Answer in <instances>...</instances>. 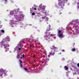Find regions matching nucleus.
<instances>
[{
  "mask_svg": "<svg viewBox=\"0 0 79 79\" xmlns=\"http://www.w3.org/2000/svg\"><path fill=\"white\" fill-rule=\"evenodd\" d=\"M11 13H13L14 16H15V19H16V22L19 21V9H14L13 10H12Z\"/></svg>",
  "mask_w": 79,
  "mask_h": 79,
  "instance_id": "obj_1",
  "label": "nucleus"
},
{
  "mask_svg": "<svg viewBox=\"0 0 79 79\" xmlns=\"http://www.w3.org/2000/svg\"><path fill=\"white\" fill-rule=\"evenodd\" d=\"M76 21L77 22H75V23H76L77 24V25H76L75 26V28H74V30L75 31V34H79V27H78V26H77V25H78V23H79V20H78V19H76Z\"/></svg>",
  "mask_w": 79,
  "mask_h": 79,
  "instance_id": "obj_2",
  "label": "nucleus"
},
{
  "mask_svg": "<svg viewBox=\"0 0 79 79\" xmlns=\"http://www.w3.org/2000/svg\"><path fill=\"white\" fill-rule=\"evenodd\" d=\"M58 2H59L58 3L59 6L61 5V8H63V7H64V4L63 3H66L67 2V0H62V2L63 3V4H62V3H61V2H60V0H58Z\"/></svg>",
  "mask_w": 79,
  "mask_h": 79,
  "instance_id": "obj_3",
  "label": "nucleus"
},
{
  "mask_svg": "<svg viewBox=\"0 0 79 79\" xmlns=\"http://www.w3.org/2000/svg\"><path fill=\"white\" fill-rule=\"evenodd\" d=\"M21 58V59H23V57L22 56L20 57V59ZM20 59V60H19V64H20V67L21 68H23V61L21 60V59Z\"/></svg>",
  "mask_w": 79,
  "mask_h": 79,
  "instance_id": "obj_4",
  "label": "nucleus"
},
{
  "mask_svg": "<svg viewBox=\"0 0 79 79\" xmlns=\"http://www.w3.org/2000/svg\"><path fill=\"white\" fill-rule=\"evenodd\" d=\"M0 73L1 76H2V75L3 74H5V73H6V70H4L3 69H0Z\"/></svg>",
  "mask_w": 79,
  "mask_h": 79,
  "instance_id": "obj_5",
  "label": "nucleus"
},
{
  "mask_svg": "<svg viewBox=\"0 0 79 79\" xmlns=\"http://www.w3.org/2000/svg\"><path fill=\"white\" fill-rule=\"evenodd\" d=\"M46 35L44 36V37H45V39H47V38H48L49 36H50V32H48V33H45Z\"/></svg>",
  "mask_w": 79,
  "mask_h": 79,
  "instance_id": "obj_6",
  "label": "nucleus"
},
{
  "mask_svg": "<svg viewBox=\"0 0 79 79\" xmlns=\"http://www.w3.org/2000/svg\"><path fill=\"white\" fill-rule=\"evenodd\" d=\"M10 38L8 36L5 38V42H6V43H7V42H10Z\"/></svg>",
  "mask_w": 79,
  "mask_h": 79,
  "instance_id": "obj_7",
  "label": "nucleus"
},
{
  "mask_svg": "<svg viewBox=\"0 0 79 79\" xmlns=\"http://www.w3.org/2000/svg\"><path fill=\"white\" fill-rule=\"evenodd\" d=\"M49 27H48L47 29H46V32H45V34L47 33V32H48V31H50V27L51 26L50 25L49 26Z\"/></svg>",
  "mask_w": 79,
  "mask_h": 79,
  "instance_id": "obj_8",
  "label": "nucleus"
},
{
  "mask_svg": "<svg viewBox=\"0 0 79 79\" xmlns=\"http://www.w3.org/2000/svg\"><path fill=\"white\" fill-rule=\"evenodd\" d=\"M59 37L60 39H62L64 37H63V33H62L59 35Z\"/></svg>",
  "mask_w": 79,
  "mask_h": 79,
  "instance_id": "obj_9",
  "label": "nucleus"
},
{
  "mask_svg": "<svg viewBox=\"0 0 79 79\" xmlns=\"http://www.w3.org/2000/svg\"><path fill=\"white\" fill-rule=\"evenodd\" d=\"M20 56H21V54H20V53L18 52L17 58V59H20Z\"/></svg>",
  "mask_w": 79,
  "mask_h": 79,
  "instance_id": "obj_10",
  "label": "nucleus"
},
{
  "mask_svg": "<svg viewBox=\"0 0 79 79\" xmlns=\"http://www.w3.org/2000/svg\"><path fill=\"white\" fill-rule=\"evenodd\" d=\"M55 51H54L53 52H50L49 53V54L50 55H51V56H53L55 54V53L54 52Z\"/></svg>",
  "mask_w": 79,
  "mask_h": 79,
  "instance_id": "obj_11",
  "label": "nucleus"
},
{
  "mask_svg": "<svg viewBox=\"0 0 79 79\" xmlns=\"http://www.w3.org/2000/svg\"><path fill=\"white\" fill-rule=\"evenodd\" d=\"M52 47L54 48V52H58V51H57V50H58V48H57L55 47V46H52Z\"/></svg>",
  "mask_w": 79,
  "mask_h": 79,
  "instance_id": "obj_12",
  "label": "nucleus"
},
{
  "mask_svg": "<svg viewBox=\"0 0 79 79\" xmlns=\"http://www.w3.org/2000/svg\"><path fill=\"white\" fill-rule=\"evenodd\" d=\"M4 46L6 50H8V47H7V46L5 45V44H4Z\"/></svg>",
  "mask_w": 79,
  "mask_h": 79,
  "instance_id": "obj_13",
  "label": "nucleus"
},
{
  "mask_svg": "<svg viewBox=\"0 0 79 79\" xmlns=\"http://www.w3.org/2000/svg\"><path fill=\"white\" fill-rule=\"evenodd\" d=\"M61 32V33H64V31H63V30H61V31L59 30V32H58V34L59 33H60Z\"/></svg>",
  "mask_w": 79,
  "mask_h": 79,
  "instance_id": "obj_14",
  "label": "nucleus"
},
{
  "mask_svg": "<svg viewBox=\"0 0 79 79\" xmlns=\"http://www.w3.org/2000/svg\"><path fill=\"white\" fill-rule=\"evenodd\" d=\"M42 11H44V10H45V6H43L42 7Z\"/></svg>",
  "mask_w": 79,
  "mask_h": 79,
  "instance_id": "obj_15",
  "label": "nucleus"
},
{
  "mask_svg": "<svg viewBox=\"0 0 79 79\" xmlns=\"http://www.w3.org/2000/svg\"><path fill=\"white\" fill-rule=\"evenodd\" d=\"M64 68L65 70H68V67L66 66H64Z\"/></svg>",
  "mask_w": 79,
  "mask_h": 79,
  "instance_id": "obj_16",
  "label": "nucleus"
},
{
  "mask_svg": "<svg viewBox=\"0 0 79 79\" xmlns=\"http://www.w3.org/2000/svg\"><path fill=\"white\" fill-rule=\"evenodd\" d=\"M45 19V21H48V19H49L47 17H46Z\"/></svg>",
  "mask_w": 79,
  "mask_h": 79,
  "instance_id": "obj_17",
  "label": "nucleus"
},
{
  "mask_svg": "<svg viewBox=\"0 0 79 79\" xmlns=\"http://www.w3.org/2000/svg\"><path fill=\"white\" fill-rule=\"evenodd\" d=\"M38 9L39 11H40V10H41L42 11V8L40 7H39Z\"/></svg>",
  "mask_w": 79,
  "mask_h": 79,
  "instance_id": "obj_18",
  "label": "nucleus"
},
{
  "mask_svg": "<svg viewBox=\"0 0 79 79\" xmlns=\"http://www.w3.org/2000/svg\"><path fill=\"white\" fill-rule=\"evenodd\" d=\"M72 52H75V51H76V49L74 48H73L72 49Z\"/></svg>",
  "mask_w": 79,
  "mask_h": 79,
  "instance_id": "obj_19",
  "label": "nucleus"
},
{
  "mask_svg": "<svg viewBox=\"0 0 79 79\" xmlns=\"http://www.w3.org/2000/svg\"><path fill=\"white\" fill-rule=\"evenodd\" d=\"M46 18V17L44 16L42 17V19H45V18Z\"/></svg>",
  "mask_w": 79,
  "mask_h": 79,
  "instance_id": "obj_20",
  "label": "nucleus"
},
{
  "mask_svg": "<svg viewBox=\"0 0 79 79\" xmlns=\"http://www.w3.org/2000/svg\"><path fill=\"white\" fill-rule=\"evenodd\" d=\"M20 48H19V50H21V48H22V47H21V46H20Z\"/></svg>",
  "mask_w": 79,
  "mask_h": 79,
  "instance_id": "obj_21",
  "label": "nucleus"
},
{
  "mask_svg": "<svg viewBox=\"0 0 79 79\" xmlns=\"http://www.w3.org/2000/svg\"><path fill=\"white\" fill-rule=\"evenodd\" d=\"M1 32H2V33H4L5 32V31L3 30H1Z\"/></svg>",
  "mask_w": 79,
  "mask_h": 79,
  "instance_id": "obj_22",
  "label": "nucleus"
},
{
  "mask_svg": "<svg viewBox=\"0 0 79 79\" xmlns=\"http://www.w3.org/2000/svg\"><path fill=\"white\" fill-rule=\"evenodd\" d=\"M77 11H79V5H78L77 6Z\"/></svg>",
  "mask_w": 79,
  "mask_h": 79,
  "instance_id": "obj_23",
  "label": "nucleus"
},
{
  "mask_svg": "<svg viewBox=\"0 0 79 79\" xmlns=\"http://www.w3.org/2000/svg\"><path fill=\"white\" fill-rule=\"evenodd\" d=\"M77 67L79 68V63L77 64Z\"/></svg>",
  "mask_w": 79,
  "mask_h": 79,
  "instance_id": "obj_24",
  "label": "nucleus"
},
{
  "mask_svg": "<svg viewBox=\"0 0 79 79\" xmlns=\"http://www.w3.org/2000/svg\"><path fill=\"white\" fill-rule=\"evenodd\" d=\"M62 52H65V51L64 49H62V50H61Z\"/></svg>",
  "mask_w": 79,
  "mask_h": 79,
  "instance_id": "obj_25",
  "label": "nucleus"
},
{
  "mask_svg": "<svg viewBox=\"0 0 79 79\" xmlns=\"http://www.w3.org/2000/svg\"><path fill=\"white\" fill-rule=\"evenodd\" d=\"M30 37H32V38H34V36H33L32 35H31L30 36Z\"/></svg>",
  "mask_w": 79,
  "mask_h": 79,
  "instance_id": "obj_26",
  "label": "nucleus"
},
{
  "mask_svg": "<svg viewBox=\"0 0 79 79\" xmlns=\"http://www.w3.org/2000/svg\"><path fill=\"white\" fill-rule=\"evenodd\" d=\"M24 69H25V70H26V71H27V68H24Z\"/></svg>",
  "mask_w": 79,
  "mask_h": 79,
  "instance_id": "obj_27",
  "label": "nucleus"
},
{
  "mask_svg": "<svg viewBox=\"0 0 79 79\" xmlns=\"http://www.w3.org/2000/svg\"><path fill=\"white\" fill-rule=\"evenodd\" d=\"M32 15H35V13H32Z\"/></svg>",
  "mask_w": 79,
  "mask_h": 79,
  "instance_id": "obj_28",
  "label": "nucleus"
},
{
  "mask_svg": "<svg viewBox=\"0 0 79 79\" xmlns=\"http://www.w3.org/2000/svg\"><path fill=\"white\" fill-rule=\"evenodd\" d=\"M24 58V54H23V58Z\"/></svg>",
  "mask_w": 79,
  "mask_h": 79,
  "instance_id": "obj_29",
  "label": "nucleus"
},
{
  "mask_svg": "<svg viewBox=\"0 0 79 79\" xmlns=\"http://www.w3.org/2000/svg\"><path fill=\"white\" fill-rule=\"evenodd\" d=\"M15 50H17V48H14Z\"/></svg>",
  "mask_w": 79,
  "mask_h": 79,
  "instance_id": "obj_30",
  "label": "nucleus"
},
{
  "mask_svg": "<svg viewBox=\"0 0 79 79\" xmlns=\"http://www.w3.org/2000/svg\"><path fill=\"white\" fill-rule=\"evenodd\" d=\"M33 10V9L32 8H30V11H31V10Z\"/></svg>",
  "mask_w": 79,
  "mask_h": 79,
  "instance_id": "obj_31",
  "label": "nucleus"
},
{
  "mask_svg": "<svg viewBox=\"0 0 79 79\" xmlns=\"http://www.w3.org/2000/svg\"><path fill=\"white\" fill-rule=\"evenodd\" d=\"M39 15H40V14H37V16H38L39 17Z\"/></svg>",
  "mask_w": 79,
  "mask_h": 79,
  "instance_id": "obj_32",
  "label": "nucleus"
},
{
  "mask_svg": "<svg viewBox=\"0 0 79 79\" xmlns=\"http://www.w3.org/2000/svg\"><path fill=\"white\" fill-rule=\"evenodd\" d=\"M33 58H35V56H34V55L33 56Z\"/></svg>",
  "mask_w": 79,
  "mask_h": 79,
  "instance_id": "obj_33",
  "label": "nucleus"
},
{
  "mask_svg": "<svg viewBox=\"0 0 79 79\" xmlns=\"http://www.w3.org/2000/svg\"><path fill=\"white\" fill-rule=\"evenodd\" d=\"M34 9L35 10H37V9H36V8H34Z\"/></svg>",
  "mask_w": 79,
  "mask_h": 79,
  "instance_id": "obj_34",
  "label": "nucleus"
},
{
  "mask_svg": "<svg viewBox=\"0 0 79 79\" xmlns=\"http://www.w3.org/2000/svg\"><path fill=\"white\" fill-rule=\"evenodd\" d=\"M30 47H32V45H30Z\"/></svg>",
  "mask_w": 79,
  "mask_h": 79,
  "instance_id": "obj_35",
  "label": "nucleus"
},
{
  "mask_svg": "<svg viewBox=\"0 0 79 79\" xmlns=\"http://www.w3.org/2000/svg\"><path fill=\"white\" fill-rule=\"evenodd\" d=\"M62 13H60V14H62Z\"/></svg>",
  "mask_w": 79,
  "mask_h": 79,
  "instance_id": "obj_36",
  "label": "nucleus"
},
{
  "mask_svg": "<svg viewBox=\"0 0 79 79\" xmlns=\"http://www.w3.org/2000/svg\"><path fill=\"white\" fill-rule=\"evenodd\" d=\"M45 54H45V55H47V53H45Z\"/></svg>",
  "mask_w": 79,
  "mask_h": 79,
  "instance_id": "obj_37",
  "label": "nucleus"
},
{
  "mask_svg": "<svg viewBox=\"0 0 79 79\" xmlns=\"http://www.w3.org/2000/svg\"><path fill=\"white\" fill-rule=\"evenodd\" d=\"M37 40H39V39H38V38H37Z\"/></svg>",
  "mask_w": 79,
  "mask_h": 79,
  "instance_id": "obj_38",
  "label": "nucleus"
},
{
  "mask_svg": "<svg viewBox=\"0 0 79 79\" xmlns=\"http://www.w3.org/2000/svg\"><path fill=\"white\" fill-rule=\"evenodd\" d=\"M30 26H31V24H30Z\"/></svg>",
  "mask_w": 79,
  "mask_h": 79,
  "instance_id": "obj_39",
  "label": "nucleus"
},
{
  "mask_svg": "<svg viewBox=\"0 0 79 79\" xmlns=\"http://www.w3.org/2000/svg\"><path fill=\"white\" fill-rule=\"evenodd\" d=\"M5 1H6V0H4Z\"/></svg>",
  "mask_w": 79,
  "mask_h": 79,
  "instance_id": "obj_40",
  "label": "nucleus"
},
{
  "mask_svg": "<svg viewBox=\"0 0 79 79\" xmlns=\"http://www.w3.org/2000/svg\"><path fill=\"white\" fill-rule=\"evenodd\" d=\"M48 61H49V59H48Z\"/></svg>",
  "mask_w": 79,
  "mask_h": 79,
  "instance_id": "obj_41",
  "label": "nucleus"
},
{
  "mask_svg": "<svg viewBox=\"0 0 79 79\" xmlns=\"http://www.w3.org/2000/svg\"><path fill=\"white\" fill-rule=\"evenodd\" d=\"M0 36H1V35L0 34Z\"/></svg>",
  "mask_w": 79,
  "mask_h": 79,
  "instance_id": "obj_42",
  "label": "nucleus"
},
{
  "mask_svg": "<svg viewBox=\"0 0 79 79\" xmlns=\"http://www.w3.org/2000/svg\"><path fill=\"white\" fill-rule=\"evenodd\" d=\"M41 11H42V10H41Z\"/></svg>",
  "mask_w": 79,
  "mask_h": 79,
  "instance_id": "obj_43",
  "label": "nucleus"
},
{
  "mask_svg": "<svg viewBox=\"0 0 79 79\" xmlns=\"http://www.w3.org/2000/svg\"><path fill=\"white\" fill-rule=\"evenodd\" d=\"M31 13V12H30Z\"/></svg>",
  "mask_w": 79,
  "mask_h": 79,
  "instance_id": "obj_44",
  "label": "nucleus"
}]
</instances>
